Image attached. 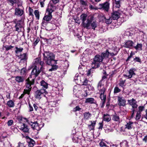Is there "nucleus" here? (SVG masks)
Segmentation results:
<instances>
[{
	"instance_id": "f257e3e1",
	"label": "nucleus",
	"mask_w": 147,
	"mask_h": 147,
	"mask_svg": "<svg viewBox=\"0 0 147 147\" xmlns=\"http://www.w3.org/2000/svg\"><path fill=\"white\" fill-rule=\"evenodd\" d=\"M33 64L34 67L33 69L30 77L26 80V88L24 90L25 94H29L32 89L31 85L34 84L35 79L40 73V71H43L44 69V63L41 61V59L40 57L34 59Z\"/></svg>"
},
{
	"instance_id": "f03ea898",
	"label": "nucleus",
	"mask_w": 147,
	"mask_h": 147,
	"mask_svg": "<svg viewBox=\"0 0 147 147\" xmlns=\"http://www.w3.org/2000/svg\"><path fill=\"white\" fill-rule=\"evenodd\" d=\"M105 78V76L103 77L102 79L98 83L97 86V89L100 93V98L102 102V107L104 106L106 99V95L105 94V88L104 86V82L103 80V79Z\"/></svg>"
},
{
	"instance_id": "7ed1b4c3",
	"label": "nucleus",
	"mask_w": 147,
	"mask_h": 147,
	"mask_svg": "<svg viewBox=\"0 0 147 147\" xmlns=\"http://www.w3.org/2000/svg\"><path fill=\"white\" fill-rule=\"evenodd\" d=\"M43 60L47 64L51 65L57 64V61L55 60V56L53 53L49 52H46L43 53Z\"/></svg>"
},
{
	"instance_id": "20e7f679",
	"label": "nucleus",
	"mask_w": 147,
	"mask_h": 147,
	"mask_svg": "<svg viewBox=\"0 0 147 147\" xmlns=\"http://www.w3.org/2000/svg\"><path fill=\"white\" fill-rule=\"evenodd\" d=\"M55 9V6L52 5L49 6L47 9L45 15L44 16L43 20L47 22L49 21L52 17L51 13L54 11Z\"/></svg>"
},
{
	"instance_id": "39448f33",
	"label": "nucleus",
	"mask_w": 147,
	"mask_h": 147,
	"mask_svg": "<svg viewBox=\"0 0 147 147\" xmlns=\"http://www.w3.org/2000/svg\"><path fill=\"white\" fill-rule=\"evenodd\" d=\"M103 59L102 57L99 55H96L94 57L91 63V66L93 68H96L99 67L101 63L102 62Z\"/></svg>"
},
{
	"instance_id": "423d86ee",
	"label": "nucleus",
	"mask_w": 147,
	"mask_h": 147,
	"mask_svg": "<svg viewBox=\"0 0 147 147\" xmlns=\"http://www.w3.org/2000/svg\"><path fill=\"white\" fill-rule=\"evenodd\" d=\"M103 59L102 57L99 55H96L94 57L91 63V66L93 68H96L99 67L101 63L102 62Z\"/></svg>"
},
{
	"instance_id": "0eeeda50",
	"label": "nucleus",
	"mask_w": 147,
	"mask_h": 147,
	"mask_svg": "<svg viewBox=\"0 0 147 147\" xmlns=\"http://www.w3.org/2000/svg\"><path fill=\"white\" fill-rule=\"evenodd\" d=\"M12 22L15 24V27L16 28V30L18 32L21 30L22 28L24 25V20L22 19L17 20V19H15Z\"/></svg>"
},
{
	"instance_id": "6e6552de",
	"label": "nucleus",
	"mask_w": 147,
	"mask_h": 147,
	"mask_svg": "<svg viewBox=\"0 0 147 147\" xmlns=\"http://www.w3.org/2000/svg\"><path fill=\"white\" fill-rule=\"evenodd\" d=\"M128 101L129 104L131 105L132 107V108L131 109L132 113L131 115V118H132L134 116L135 112L136 111L135 109L137 108L138 105L137 104V101L134 98H132L131 100H128Z\"/></svg>"
},
{
	"instance_id": "1a4fd4ad",
	"label": "nucleus",
	"mask_w": 147,
	"mask_h": 147,
	"mask_svg": "<svg viewBox=\"0 0 147 147\" xmlns=\"http://www.w3.org/2000/svg\"><path fill=\"white\" fill-rule=\"evenodd\" d=\"M47 92L44 89H41L40 90H37L35 93V97L38 99H40L44 94H47Z\"/></svg>"
},
{
	"instance_id": "9d476101",
	"label": "nucleus",
	"mask_w": 147,
	"mask_h": 147,
	"mask_svg": "<svg viewBox=\"0 0 147 147\" xmlns=\"http://www.w3.org/2000/svg\"><path fill=\"white\" fill-rule=\"evenodd\" d=\"M25 119L26 120V122H27L28 124L31 125L32 127V128L34 130H36L37 131H39L40 130V128L37 122H32L31 121H29L26 118H25Z\"/></svg>"
},
{
	"instance_id": "9b49d317",
	"label": "nucleus",
	"mask_w": 147,
	"mask_h": 147,
	"mask_svg": "<svg viewBox=\"0 0 147 147\" xmlns=\"http://www.w3.org/2000/svg\"><path fill=\"white\" fill-rule=\"evenodd\" d=\"M109 3L108 2L101 4H99L98 5V8L100 9H102L105 11L108 12L109 9Z\"/></svg>"
},
{
	"instance_id": "f8f14e48",
	"label": "nucleus",
	"mask_w": 147,
	"mask_h": 147,
	"mask_svg": "<svg viewBox=\"0 0 147 147\" xmlns=\"http://www.w3.org/2000/svg\"><path fill=\"white\" fill-rule=\"evenodd\" d=\"M87 15L86 14H82L80 16V19L82 20L83 26L84 27L88 28L90 26V22L88 20H87V23H85V21L86 20L87 18Z\"/></svg>"
},
{
	"instance_id": "ddd939ff",
	"label": "nucleus",
	"mask_w": 147,
	"mask_h": 147,
	"mask_svg": "<svg viewBox=\"0 0 147 147\" xmlns=\"http://www.w3.org/2000/svg\"><path fill=\"white\" fill-rule=\"evenodd\" d=\"M126 100L123 97L117 96V104L120 107H124L126 105Z\"/></svg>"
},
{
	"instance_id": "4468645a",
	"label": "nucleus",
	"mask_w": 147,
	"mask_h": 147,
	"mask_svg": "<svg viewBox=\"0 0 147 147\" xmlns=\"http://www.w3.org/2000/svg\"><path fill=\"white\" fill-rule=\"evenodd\" d=\"M136 71V69L131 68L129 70L128 74L124 75V76L126 78H130L135 75V71Z\"/></svg>"
},
{
	"instance_id": "2eb2a0df",
	"label": "nucleus",
	"mask_w": 147,
	"mask_h": 147,
	"mask_svg": "<svg viewBox=\"0 0 147 147\" xmlns=\"http://www.w3.org/2000/svg\"><path fill=\"white\" fill-rule=\"evenodd\" d=\"M134 42L130 40H127L125 42L124 45L123 46L125 48H130L133 46Z\"/></svg>"
},
{
	"instance_id": "dca6fc26",
	"label": "nucleus",
	"mask_w": 147,
	"mask_h": 147,
	"mask_svg": "<svg viewBox=\"0 0 147 147\" xmlns=\"http://www.w3.org/2000/svg\"><path fill=\"white\" fill-rule=\"evenodd\" d=\"M121 0H115L113 2V9L119 8L120 6V1Z\"/></svg>"
},
{
	"instance_id": "f3484780",
	"label": "nucleus",
	"mask_w": 147,
	"mask_h": 147,
	"mask_svg": "<svg viewBox=\"0 0 147 147\" xmlns=\"http://www.w3.org/2000/svg\"><path fill=\"white\" fill-rule=\"evenodd\" d=\"M119 17V13L116 11H113L112 13V18L113 20H117Z\"/></svg>"
},
{
	"instance_id": "a211bd4d",
	"label": "nucleus",
	"mask_w": 147,
	"mask_h": 147,
	"mask_svg": "<svg viewBox=\"0 0 147 147\" xmlns=\"http://www.w3.org/2000/svg\"><path fill=\"white\" fill-rule=\"evenodd\" d=\"M20 130L24 132H28L29 131V129L27 125L23 123L21 125Z\"/></svg>"
},
{
	"instance_id": "6ab92c4d",
	"label": "nucleus",
	"mask_w": 147,
	"mask_h": 147,
	"mask_svg": "<svg viewBox=\"0 0 147 147\" xmlns=\"http://www.w3.org/2000/svg\"><path fill=\"white\" fill-rule=\"evenodd\" d=\"M24 13V11L19 8H16L15 9V14L17 16H21Z\"/></svg>"
},
{
	"instance_id": "aec40b11",
	"label": "nucleus",
	"mask_w": 147,
	"mask_h": 147,
	"mask_svg": "<svg viewBox=\"0 0 147 147\" xmlns=\"http://www.w3.org/2000/svg\"><path fill=\"white\" fill-rule=\"evenodd\" d=\"M109 55V52L107 50L102 53L100 55V56L102 57L103 59H104L108 58Z\"/></svg>"
},
{
	"instance_id": "412c9836",
	"label": "nucleus",
	"mask_w": 147,
	"mask_h": 147,
	"mask_svg": "<svg viewBox=\"0 0 147 147\" xmlns=\"http://www.w3.org/2000/svg\"><path fill=\"white\" fill-rule=\"evenodd\" d=\"M91 124L89 125L88 126V129L90 130H94V129L96 123L95 121H90Z\"/></svg>"
},
{
	"instance_id": "4be33fe9",
	"label": "nucleus",
	"mask_w": 147,
	"mask_h": 147,
	"mask_svg": "<svg viewBox=\"0 0 147 147\" xmlns=\"http://www.w3.org/2000/svg\"><path fill=\"white\" fill-rule=\"evenodd\" d=\"M40 84L41 86L42 87L43 89L45 90L48 88V84L44 80H42L40 82Z\"/></svg>"
},
{
	"instance_id": "5701e85b",
	"label": "nucleus",
	"mask_w": 147,
	"mask_h": 147,
	"mask_svg": "<svg viewBox=\"0 0 147 147\" xmlns=\"http://www.w3.org/2000/svg\"><path fill=\"white\" fill-rule=\"evenodd\" d=\"M28 145L30 147H33L35 143V142L32 139L29 138L27 139Z\"/></svg>"
},
{
	"instance_id": "b1692460",
	"label": "nucleus",
	"mask_w": 147,
	"mask_h": 147,
	"mask_svg": "<svg viewBox=\"0 0 147 147\" xmlns=\"http://www.w3.org/2000/svg\"><path fill=\"white\" fill-rule=\"evenodd\" d=\"M15 80L18 83H22L24 81V78L22 76H17L15 77Z\"/></svg>"
},
{
	"instance_id": "393cba45",
	"label": "nucleus",
	"mask_w": 147,
	"mask_h": 147,
	"mask_svg": "<svg viewBox=\"0 0 147 147\" xmlns=\"http://www.w3.org/2000/svg\"><path fill=\"white\" fill-rule=\"evenodd\" d=\"M111 120L110 116L108 114L103 115V121H104L108 122Z\"/></svg>"
},
{
	"instance_id": "a878e982",
	"label": "nucleus",
	"mask_w": 147,
	"mask_h": 147,
	"mask_svg": "<svg viewBox=\"0 0 147 147\" xmlns=\"http://www.w3.org/2000/svg\"><path fill=\"white\" fill-rule=\"evenodd\" d=\"M28 54L26 53H24L20 55L19 57L21 60H24L26 61L28 58Z\"/></svg>"
},
{
	"instance_id": "bb28decb",
	"label": "nucleus",
	"mask_w": 147,
	"mask_h": 147,
	"mask_svg": "<svg viewBox=\"0 0 147 147\" xmlns=\"http://www.w3.org/2000/svg\"><path fill=\"white\" fill-rule=\"evenodd\" d=\"M95 100L93 98H86L85 101V102L92 104L95 103Z\"/></svg>"
},
{
	"instance_id": "cd10ccee",
	"label": "nucleus",
	"mask_w": 147,
	"mask_h": 147,
	"mask_svg": "<svg viewBox=\"0 0 147 147\" xmlns=\"http://www.w3.org/2000/svg\"><path fill=\"white\" fill-rule=\"evenodd\" d=\"M6 105L9 107L13 108L15 106V103L13 101L10 100L7 102Z\"/></svg>"
},
{
	"instance_id": "c85d7f7f",
	"label": "nucleus",
	"mask_w": 147,
	"mask_h": 147,
	"mask_svg": "<svg viewBox=\"0 0 147 147\" xmlns=\"http://www.w3.org/2000/svg\"><path fill=\"white\" fill-rule=\"evenodd\" d=\"M84 118L86 120H88L90 118L91 116V114L89 112H86L83 114Z\"/></svg>"
},
{
	"instance_id": "c756f323",
	"label": "nucleus",
	"mask_w": 147,
	"mask_h": 147,
	"mask_svg": "<svg viewBox=\"0 0 147 147\" xmlns=\"http://www.w3.org/2000/svg\"><path fill=\"white\" fill-rule=\"evenodd\" d=\"M128 142L126 140H124L120 143V145L121 147H128Z\"/></svg>"
},
{
	"instance_id": "7c9ffc66",
	"label": "nucleus",
	"mask_w": 147,
	"mask_h": 147,
	"mask_svg": "<svg viewBox=\"0 0 147 147\" xmlns=\"http://www.w3.org/2000/svg\"><path fill=\"white\" fill-rule=\"evenodd\" d=\"M105 22L107 24H110L112 22V18L110 17H105Z\"/></svg>"
},
{
	"instance_id": "2f4dec72",
	"label": "nucleus",
	"mask_w": 147,
	"mask_h": 147,
	"mask_svg": "<svg viewBox=\"0 0 147 147\" xmlns=\"http://www.w3.org/2000/svg\"><path fill=\"white\" fill-rule=\"evenodd\" d=\"M133 123L132 122L129 121V122L127 123L125 125V128L128 129H131L133 127Z\"/></svg>"
},
{
	"instance_id": "473e14b6",
	"label": "nucleus",
	"mask_w": 147,
	"mask_h": 147,
	"mask_svg": "<svg viewBox=\"0 0 147 147\" xmlns=\"http://www.w3.org/2000/svg\"><path fill=\"white\" fill-rule=\"evenodd\" d=\"M90 25L92 29L95 30L98 26V23L95 21H93L90 23Z\"/></svg>"
},
{
	"instance_id": "72a5a7b5",
	"label": "nucleus",
	"mask_w": 147,
	"mask_h": 147,
	"mask_svg": "<svg viewBox=\"0 0 147 147\" xmlns=\"http://www.w3.org/2000/svg\"><path fill=\"white\" fill-rule=\"evenodd\" d=\"M133 11L131 10V7H128L126 9V13L127 14H129L130 16H131L132 14Z\"/></svg>"
},
{
	"instance_id": "f704fd0d",
	"label": "nucleus",
	"mask_w": 147,
	"mask_h": 147,
	"mask_svg": "<svg viewBox=\"0 0 147 147\" xmlns=\"http://www.w3.org/2000/svg\"><path fill=\"white\" fill-rule=\"evenodd\" d=\"M142 44L138 43L137 45L134 47L136 50L141 51L142 50Z\"/></svg>"
},
{
	"instance_id": "c9c22d12",
	"label": "nucleus",
	"mask_w": 147,
	"mask_h": 147,
	"mask_svg": "<svg viewBox=\"0 0 147 147\" xmlns=\"http://www.w3.org/2000/svg\"><path fill=\"white\" fill-rule=\"evenodd\" d=\"M56 64H53L52 65H50L52 66V68L49 69V71H52L56 70L58 68V66L55 65Z\"/></svg>"
},
{
	"instance_id": "e433bc0d",
	"label": "nucleus",
	"mask_w": 147,
	"mask_h": 147,
	"mask_svg": "<svg viewBox=\"0 0 147 147\" xmlns=\"http://www.w3.org/2000/svg\"><path fill=\"white\" fill-rule=\"evenodd\" d=\"M119 117L117 115H115L113 116V119L116 121H119Z\"/></svg>"
},
{
	"instance_id": "4c0bfd02",
	"label": "nucleus",
	"mask_w": 147,
	"mask_h": 147,
	"mask_svg": "<svg viewBox=\"0 0 147 147\" xmlns=\"http://www.w3.org/2000/svg\"><path fill=\"white\" fill-rule=\"evenodd\" d=\"M138 109L137 112L141 113V112L145 109V107L144 106H140Z\"/></svg>"
},
{
	"instance_id": "58836bf2",
	"label": "nucleus",
	"mask_w": 147,
	"mask_h": 147,
	"mask_svg": "<svg viewBox=\"0 0 147 147\" xmlns=\"http://www.w3.org/2000/svg\"><path fill=\"white\" fill-rule=\"evenodd\" d=\"M7 75L8 76H11V74L12 73V72H15L16 71V70H11V69H7Z\"/></svg>"
},
{
	"instance_id": "ea45409f",
	"label": "nucleus",
	"mask_w": 147,
	"mask_h": 147,
	"mask_svg": "<svg viewBox=\"0 0 147 147\" xmlns=\"http://www.w3.org/2000/svg\"><path fill=\"white\" fill-rule=\"evenodd\" d=\"M133 61L135 62H138L140 63H141V59L139 57H136L134 59Z\"/></svg>"
},
{
	"instance_id": "a19ab883",
	"label": "nucleus",
	"mask_w": 147,
	"mask_h": 147,
	"mask_svg": "<svg viewBox=\"0 0 147 147\" xmlns=\"http://www.w3.org/2000/svg\"><path fill=\"white\" fill-rule=\"evenodd\" d=\"M34 14L36 18L38 19L39 18V11L37 10H35L34 11Z\"/></svg>"
},
{
	"instance_id": "79ce46f5",
	"label": "nucleus",
	"mask_w": 147,
	"mask_h": 147,
	"mask_svg": "<svg viewBox=\"0 0 147 147\" xmlns=\"http://www.w3.org/2000/svg\"><path fill=\"white\" fill-rule=\"evenodd\" d=\"M87 89L91 92L94 91V88L92 86L90 85H88L87 87Z\"/></svg>"
},
{
	"instance_id": "37998d69",
	"label": "nucleus",
	"mask_w": 147,
	"mask_h": 147,
	"mask_svg": "<svg viewBox=\"0 0 147 147\" xmlns=\"http://www.w3.org/2000/svg\"><path fill=\"white\" fill-rule=\"evenodd\" d=\"M16 50L15 51V52L16 54L18 53L19 52H22L23 50V49L22 48H19L18 47H16Z\"/></svg>"
},
{
	"instance_id": "c03bdc74",
	"label": "nucleus",
	"mask_w": 147,
	"mask_h": 147,
	"mask_svg": "<svg viewBox=\"0 0 147 147\" xmlns=\"http://www.w3.org/2000/svg\"><path fill=\"white\" fill-rule=\"evenodd\" d=\"M141 117V113L137 112L136 117V120H138Z\"/></svg>"
},
{
	"instance_id": "a18cd8bd",
	"label": "nucleus",
	"mask_w": 147,
	"mask_h": 147,
	"mask_svg": "<svg viewBox=\"0 0 147 147\" xmlns=\"http://www.w3.org/2000/svg\"><path fill=\"white\" fill-rule=\"evenodd\" d=\"M82 109L80 108L79 106H77L75 108H74L73 111L74 112H76L77 111H80Z\"/></svg>"
},
{
	"instance_id": "49530a36",
	"label": "nucleus",
	"mask_w": 147,
	"mask_h": 147,
	"mask_svg": "<svg viewBox=\"0 0 147 147\" xmlns=\"http://www.w3.org/2000/svg\"><path fill=\"white\" fill-rule=\"evenodd\" d=\"M82 80L80 76H79L78 78V80L76 81V83L78 84H80L82 82Z\"/></svg>"
},
{
	"instance_id": "de8ad7c7",
	"label": "nucleus",
	"mask_w": 147,
	"mask_h": 147,
	"mask_svg": "<svg viewBox=\"0 0 147 147\" xmlns=\"http://www.w3.org/2000/svg\"><path fill=\"white\" fill-rule=\"evenodd\" d=\"M121 90L118 87H115L114 89V93H117L120 92Z\"/></svg>"
},
{
	"instance_id": "09e8293b",
	"label": "nucleus",
	"mask_w": 147,
	"mask_h": 147,
	"mask_svg": "<svg viewBox=\"0 0 147 147\" xmlns=\"http://www.w3.org/2000/svg\"><path fill=\"white\" fill-rule=\"evenodd\" d=\"M88 82V80H87L85 79L84 80H82V82L81 83V84L84 85H86L87 84Z\"/></svg>"
},
{
	"instance_id": "8fccbe9b",
	"label": "nucleus",
	"mask_w": 147,
	"mask_h": 147,
	"mask_svg": "<svg viewBox=\"0 0 147 147\" xmlns=\"http://www.w3.org/2000/svg\"><path fill=\"white\" fill-rule=\"evenodd\" d=\"M13 46H12L11 45L10 46H5V47L6 50V51H8L10 49H11L12 48L14 47Z\"/></svg>"
},
{
	"instance_id": "3c124183",
	"label": "nucleus",
	"mask_w": 147,
	"mask_h": 147,
	"mask_svg": "<svg viewBox=\"0 0 147 147\" xmlns=\"http://www.w3.org/2000/svg\"><path fill=\"white\" fill-rule=\"evenodd\" d=\"M26 71V69L23 68L21 70V71H20V74L22 75H23L25 73Z\"/></svg>"
},
{
	"instance_id": "603ef678",
	"label": "nucleus",
	"mask_w": 147,
	"mask_h": 147,
	"mask_svg": "<svg viewBox=\"0 0 147 147\" xmlns=\"http://www.w3.org/2000/svg\"><path fill=\"white\" fill-rule=\"evenodd\" d=\"M13 121L12 120H10L8 121L7 122V124L8 126H10L13 124Z\"/></svg>"
},
{
	"instance_id": "864d4df0",
	"label": "nucleus",
	"mask_w": 147,
	"mask_h": 147,
	"mask_svg": "<svg viewBox=\"0 0 147 147\" xmlns=\"http://www.w3.org/2000/svg\"><path fill=\"white\" fill-rule=\"evenodd\" d=\"M99 125L98 129H102L103 127V121L102 122H100L99 123Z\"/></svg>"
},
{
	"instance_id": "5fc2aeb1",
	"label": "nucleus",
	"mask_w": 147,
	"mask_h": 147,
	"mask_svg": "<svg viewBox=\"0 0 147 147\" xmlns=\"http://www.w3.org/2000/svg\"><path fill=\"white\" fill-rule=\"evenodd\" d=\"M66 63V65L65 66V69H67L69 66V62L67 60H65V65Z\"/></svg>"
},
{
	"instance_id": "6e6d98bb",
	"label": "nucleus",
	"mask_w": 147,
	"mask_h": 147,
	"mask_svg": "<svg viewBox=\"0 0 147 147\" xmlns=\"http://www.w3.org/2000/svg\"><path fill=\"white\" fill-rule=\"evenodd\" d=\"M56 103L55 102H50L49 104V105H51V106L53 107H55L56 106Z\"/></svg>"
},
{
	"instance_id": "4d7b16f0",
	"label": "nucleus",
	"mask_w": 147,
	"mask_h": 147,
	"mask_svg": "<svg viewBox=\"0 0 147 147\" xmlns=\"http://www.w3.org/2000/svg\"><path fill=\"white\" fill-rule=\"evenodd\" d=\"M125 80H124V81H123V80H120V83H119L120 85L122 87H123V86H124V84L125 83Z\"/></svg>"
},
{
	"instance_id": "13d9d810",
	"label": "nucleus",
	"mask_w": 147,
	"mask_h": 147,
	"mask_svg": "<svg viewBox=\"0 0 147 147\" xmlns=\"http://www.w3.org/2000/svg\"><path fill=\"white\" fill-rule=\"evenodd\" d=\"M73 141L74 142L77 143L78 142V138L75 137H73L72 138Z\"/></svg>"
},
{
	"instance_id": "bf43d9fd",
	"label": "nucleus",
	"mask_w": 147,
	"mask_h": 147,
	"mask_svg": "<svg viewBox=\"0 0 147 147\" xmlns=\"http://www.w3.org/2000/svg\"><path fill=\"white\" fill-rule=\"evenodd\" d=\"M133 55V54L131 52L130 54V55L128 56L127 58V59L126 60V61H129L130 59L132 57Z\"/></svg>"
},
{
	"instance_id": "052dcab7",
	"label": "nucleus",
	"mask_w": 147,
	"mask_h": 147,
	"mask_svg": "<svg viewBox=\"0 0 147 147\" xmlns=\"http://www.w3.org/2000/svg\"><path fill=\"white\" fill-rule=\"evenodd\" d=\"M100 146L102 147L103 146H106V144L103 142L101 141L99 143Z\"/></svg>"
},
{
	"instance_id": "680f3d73",
	"label": "nucleus",
	"mask_w": 147,
	"mask_h": 147,
	"mask_svg": "<svg viewBox=\"0 0 147 147\" xmlns=\"http://www.w3.org/2000/svg\"><path fill=\"white\" fill-rule=\"evenodd\" d=\"M18 0H9V2L12 4L13 5L14 3H16Z\"/></svg>"
},
{
	"instance_id": "e2e57ef3",
	"label": "nucleus",
	"mask_w": 147,
	"mask_h": 147,
	"mask_svg": "<svg viewBox=\"0 0 147 147\" xmlns=\"http://www.w3.org/2000/svg\"><path fill=\"white\" fill-rule=\"evenodd\" d=\"M29 107V111H32L33 110L32 107L31 106L30 104H28Z\"/></svg>"
},
{
	"instance_id": "0e129e2a",
	"label": "nucleus",
	"mask_w": 147,
	"mask_h": 147,
	"mask_svg": "<svg viewBox=\"0 0 147 147\" xmlns=\"http://www.w3.org/2000/svg\"><path fill=\"white\" fill-rule=\"evenodd\" d=\"M79 76H78V75L76 74L75 77L74 78V80L75 81V82H76V80H78V77Z\"/></svg>"
},
{
	"instance_id": "69168bd1",
	"label": "nucleus",
	"mask_w": 147,
	"mask_h": 147,
	"mask_svg": "<svg viewBox=\"0 0 147 147\" xmlns=\"http://www.w3.org/2000/svg\"><path fill=\"white\" fill-rule=\"evenodd\" d=\"M39 39H36V40L34 41V45L35 46L39 42Z\"/></svg>"
},
{
	"instance_id": "338daca9",
	"label": "nucleus",
	"mask_w": 147,
	"mask_h": 147,
	"mask_svg": "<svg viewBox=\"0 0 147 147\" xmlns=\"http://www.w3.org/2000/svg\"><path fill=\"white\" fill-rule=\"evenodd\" d=\"M59 0H52V1L54 4H56L59 2Z\"/></svg>"
},
{
	"instance_id": "774afa93",
	"label": "nucleus",
	"mask_w": 147,
	"mask_h": 147,
	"mask_svg": "<svg viewBox=\"0 0 147 147\" xmlns=\"http://www.w3.org/2000/svg\"><path fill=\"white\" fill-rule=\"evenodd\" d=\"M89 8H90V9H96V8H95L94 7V6H93L92 5H90V6H89Z\"/></svg>"
}]
</instances>
